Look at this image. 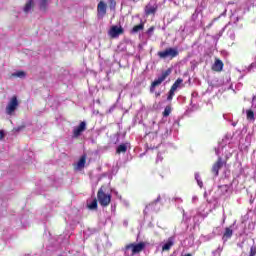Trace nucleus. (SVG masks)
Segmentation results:
<instances>
[{"mask_svg":"<svg viewBox=\"0 0 256 256\" xmlns=\"http://www.w3.org/2000/svg\"><path fill=\"white\" fill-rule=\"evenodd\" d=\"M97 199L101 207H109L111 203V194H106L105 187L101 186L97 192Z\"/></svg>","mask_w":256,"mask_h":256,"instance_id":"f257e3e1","label":"nucleus"},{"mask_svg":"<svg viewBox=\"0 0 256 256\" xmlns=\"http://www.w3.org/2000/svg\"><path fill=\"white\" fill-rule=\"evenodd\" d=\"M130 249L132 251L131 256L137 255V254L141 253V251H143V249H145V242H139L138 244H135V243L127 244L123 248L125 255L129 254Z\"/></svg>","mask_w":256,"mask_h":256,"instance_id":"f03ea898","label":"nucleus"},{"mask_svg":"<svg viewBox=\"0 0 256 256\" xmlns=\"http://www.w3.org/2000/svg\"><path fill=\"white\" fill-rule=\"evenodd\" d=\"M177 55H179L177 48H167L164 51L158 52V57H160V59H167V57H170V59H175Z\"/></svg>","mask_w":256,"mask_h":256,"instance_id":"7ed1b4c3","label":"nucleus"},{"mask_svg":"<svg viewBox=\"0 0 256 256\" xmlns=\"http://www.w3.org/2000/svg\"><path fill=\"white\" fill-rule=\"evenodd\" d=\"M18 107H19V100H17V96H13L6 107L7 115H13V113H15Z\"/></svg>","mask_w":256,"mask_h":256,"instance_id":"20e7f679","label":"nucleus"},{"mask_svg":"<svg viewBox=\"0 0 256 256\" xmlns=\"http://www.w3.org/2000/svg\"><path fill=\"white\" fill-rule=\"evenodd\" d=\"M124 33H125V29L117 25L111 26L110 30L108 31V35L111 39H117L119 35H123Z\"/></svg>","mask_w":256,"mask_h":256,"instance_id":"39448f33","label":"nucleus"},{"mask_svg":"<svg viewBox=\"0 0 256 256\" xmlns=\"http://www.w3.org/2000/svg\"><path fill=\"white\" fill-rule=\"evenodd\" d=\"M172 71L173 70L171 68H168L167 70L163 71L162 74L158 77V79L152 82L153 87H159V85H161V83H163V81H165V79H167L169 75H171Z\"/></svg>","mask_w":256,"mask_h":256,"instance_id":"423d86ee","label":"nucleus"},{"mask_svg":"<svg viewBox=\"0 0 256 256\" xmlns=\"http://www.w3.org/2000/svg\"><path fill=\"white\" fill-rule=\"evenodd\" d=\"M87 130V123L85 121L80 122V124L73 129V138L77 139L81 137V134Z\"/></svg>","mask_w":256,"mask_h":256,"instance_id":"0eeeda50","label":"nucleus"},{"mask_svg":"<svg viewBox=\"0 0 256 256\" xmlns=\"http://www.w3.org/2000/svg\"><path fill=\"white\" fill-rule=\"evenodd\" d=\"M107 15V4L104 1H100L97 5V17L103 19Z\"/></svg>","mask_w":256,"mask_h":256,"instance_id":"6e6552de","label":"nucleus"},{"mask_svg":"<svg viewBox=\"0 0 256 256\" xmlns=\"http://www.w3.org/2000/svg\"><path fill=\"white\" fill-rule=\"evenodd\" d=\"M223 165H225V163L223 162V158L219 157L217 161L213 164L211 169L215 177L219 176V170L223 167Z\"/></svg>","mask_w":256,"mask_h":256,"instance_id":"1a4fd4ad","label":"nucleus"},{"mask_svg":"<svg viewBox=\"0 0 256 256\" xmlns=\"http://www.w3.org/2000/svg\"><path fill=\"white\" fill-rule=\"evenodd\" d=\"M157 9H159V5L157 4L151 5L149 3L145 6L144 13L146 17H149V15H155V13H157Z\"/></svg>","mask_w":256,"mask_h":256,"instance_id":"9d476101","label":"nucleus"},{"mask_svg":"<svg viewBox=\"0 0 256 256\" xmlns=\"http://www.w3.org/2000/svg\"><path fill=\"white\" fill-rule=\"evenodd\" d=\"M223 67H225L223 61L219 58H215L214 65H212L211 69L216 73H221V71H223Z\"/></svg>","mask_w":256,"mask_h":256,"instance_id":"9b49d317","label":"nucleus"},{"mask_svg":"<svg viewBox=\"0 0 256 256\" xmlns=\"http://www.w3.org/2000/svg\"><path fill=\"white\" fill-rule=\"evenodd\" d=\"M85 163H87V155L83 154L79 161L77 162V164L74 166V169H76L77 171H81V169L85 168Z\"/></svg>","mask_w":256,"mask_h":256,"instance_id":"f8f14e48","label":"nucleus"},{"mask_svg":"<svg viewBox=\"0 0 256 256\" xmlns=\"http://www.w3.org/2000/svg\"><path fill=\"white\" fill-rule=\"evenodd\" d=\"M173 245H175V242L173 240V237L168 238L167 243H165L162 246V251H170V249L173 247Z\"/></svg>","mask_w":256,"mask_h":256,"instance_id":"ddd939ff","label":"nucleus"},{"mask_svg":"<svg viewBox=\"0 0 256 256\" xmlns=\"http://www.w3.org/2000/svg\"><path fill=\"white\" fill-rule=\"evenodd\" d=\"M35 7V1L34 0H28L23 8L24 13H29L31 9Z\"/></svg>","mask_w":256,"mask_h":256,"instance_id":"4468645a","label":"nucleus"},{"mask_svg":"<svg viewBox=\"0 0 256 256\" xmlns=\"http://www.w3.org/2000/svg\"><path fill=\"white\" fill-rule=\"evenodd\" d=\"M143 29H145V24L140 23V24H138V25H135V26L131 29L130 33H132V34L139 33V31H143Z\"/></svg>","mask_w":256,"mask_h":256,"instance_id":"2eb2a0df","label":"nucleus"},{"mask_svg":"<svg viewBox=\"0 0 256 256\" xmlns=\"http://www.w3.org/2000/svg\"><path fill=\"white\" fill-rule=\"evenodd\" d=\"M231 237H233V229L226 227L223 234V239H231Z\"/></svg>","mask_w":256,"mask_h":256,"instance_id":"dca6fc26","label":"nucleus"},{"mask_svg":"<svg viewBox=\"0 0 256 256\" xmlns=\"http://www.w3.org/2000/svg\"><path fill=\"white\" fill-rule=\"evenodd\" d=\"M246 119L248 121H255V112H253L251 109L246 110Z\"/></svg>","mask_w":256,"mask_h":256,"instance_id":"f3484780","label":"nucleus"},{"mask_svg":"<svg viewBox=\"0 0 256 256\" xmlns=\"http://www.w3.org/2000/svg\"><path fill=\"white\" fill-rule=\"evenodd\" d=\"M116 153L120 155V153H127V145L126 144H120L117 149Z\"/></svg>","mask_w":256,"mask_h":256,"instance_id":"a211bd4d","label":"nucleus"},{"mask_svg":"<svg viewBox=\"0 0 256 256\" xmlns=\"http://www.w3.org/2000/svg\"><path fill=\"white\" fill-rule=\"evenodd\" d=\"M181 83H183V79L178 78L173 85L171 86V89H173L174 91H176V89H179V85H181Z\"/></svg>","mask_w":256,"mask_h":256,"instance_id":"6ab92c4d","label":"nucleus"},{"mask_svg":"<svg viewBox=\"0 0 256 256\" xmlns=\"http://www.w3.org/2000/svg\"><path fill=\"white\" fill-rule=\"evenodd\" d=\"M39 9L40 11H47V0H40Z\"/></svg>","mask_w":256,"mask_h":256,"instance_id":"aec40b11","label":"nucleus"},{"mask_svg":"<svg viewBox=\"0 0 256 256\" xmlns=\"http://www.w3.org/2000/svg\"><path fill=\"white\" fill-rule=\"evenodd\" d=\"M173 97H175V90L170 88L167 96V101H173Z\"/></svg>","mask_w":256,"mask_h":256,"instance_id":"412c9836","label":"nucleus"},{"mask_svg":"<svg viewBox=\"0 0 256 256\" xmlns=\"http://www.w3.org/2000/svg\"><path fill=\"white\" fill-rule=\"evenodd\" d=\"M171 115V106H166L163 111V117H169Z\"/></svg>","mask_w":256,"mask_h":256,"instance_id":"4be33fe9","label":"nucleus"},{"mask_svg":"<svg viewBox=\"0 0 256 256\" xmlns=\"http://www.w3.org/2000/svg\"><path fill=\"white\" fill-rule=\"evenodd\" d=\"M26 73L24 71H18L13 74L14 77H19L20 79H23V77H26Z\"/></svg>","mask_w":256,"mask_h":256,"instance_id":"5701e85b","label":"nucleus"},{"mask_svg":"<svg viewBox=\"0 0 256 256\" xmlns=\"http://www.w3.org/2000/svg\"><path fill=\"white\" fill-rule=\"evenodd\" d=\"M88 209H97V200L94 198V200L88 205Z\"/></svg>","mask_w":256,"mask_h":256,"instance_id":"b1692460","label":"nucleus"},{"mask_svg":"<svg viewBox=\"0 0 256 256\" xmlns=\"http://www.w3.org/2000/svg\"><path fill=\"white\" fill-rule=\"evenodd\" d=\"M248 256H256V246L255 245H252L250 247V252H249Z\"/></svg>","mask_w":256,"mask_h":256,"instance_id":"393cba45","label":"nucleus"},{"mask_svg":"<svg viewBox=\"0 0 256 256\" xmlns=\"http://www.w3.org/2000/svg\"><path fill=\"white\" fill-rule=\"evenodd\" d=\"M109 1V8L115 9L117 7V2L115 0H108Z\"/></svg>","mask_w":256,"mask_h":256,"instance_id":"a878e982","label":"nucleus"},{"mask_svg":"<svg viewBox=\"0 0 256 256\" xmlns=\"http://www.w3.org/2000/svg\"><path fill=\"white\" fill-rule=\"evenodd\" d=\"M5 139V131L0 130V141H3Z\"/></svg>","mask_w":256,"mask_h":256,"instance_id":"bb28decb","label":"nucleus"},{"mask_svg":"<svg viewBox=\"0 0 256 256\" xmlns=\"http://www.w3.org/2000/svg\"><path fill=\"white\" fill-rule=\"evenodd\" d=\"M155 31V26H152L150 27L148 30H147V34L148 35H151V33H153Z\"/></svg>","mask_w":256,"mask_h":256,"instance_id":"cd10ccee","label":"nucleus"},{"mask_svg":"<svg viewBox=\"0 0 256 256\" xmlns=\"http://www.w3.org/2000/svg\"><path fill=\"white\" fill-rule=\"evenodd\" d=\"M155 87H157V86H153V84L151 83V85H150V93H155Z\"/></svg>","mask_w":256,"mask_h":256,"instance_id":"c85d7f7f","label":"nucleus"},{"mask_svg":"<svg viewBox=\"0 0 256 256\" xmlns=\"http://www.w3.org/2000/svg\"><path fill=\"white\" fill-rule=\"evenodd\" d=\"M155 97H161V92H155Z\"/></svg>","mask_w":256,"mask_h":256,"instance_id":"c756f323","label":"nucleus"},{"mask_svg":"<svg viewBox=\"0 0 256 256\" xmlns=\"http://www.w3.org/2000/svg\"><path fill=\"white\" fill-rule=\"evenodd\" d=\"M130 1H132L133 3L139 2V0H130Z\"/></svg>","mask_w":256,"mask_h":256,"instance_id":"7c9ffc66","label":"nucleus"},{"mask_svg":"<svg viewBox=\"0 0 256 256\" xmlns=\"http://www.w3.org/2000/svg\"><path fill=\"white\" fill-rule=\"evenodd\" d=\"M197 177H198V176L196 175L195 178L197 179Z\"/></svg>","mask_w":256,"mask_h":256,"instance_id":"2f4dec72","label":"nucleus"},{"mask_svg":"<svg viewBox=\"0 0 256 256\" xmlns=\"http://www.w3.org/2000/svg\"><path fill=\"white\" fill-rule=\"evenodd\" d=\"M59 256H62V255H59Z\"/></svg>","mask_w":256,"mask_h":256,"instance_id":"473e14b6","label":"nucleus"}]
</instances>
